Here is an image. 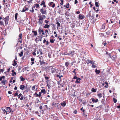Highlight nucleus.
I'll return each mask as SVG.
<instances>
[{"label":"nucleus","instance_id":"nucleus-1","mask_svg":"<svg viewBox=\"0 0 120 120\" xmlns=\"http://www.w3.org/2000/svg\"><path fill=\"white\" fill-rule=\"evenodd\" d=\"M39 21L38 22L39 24L41 25L43 22V20L44 19H45L46 17L45 15H42L39 16Z\"/></svg>","mask_w":120,"mask_h":120},{"label":"nucleus","instance_id":"nucleus-2","mask_svg":"<svg viewBox=\"0 0 120 120\" xmlns=\"http://www.w3.org/2000/svg\"><path fill=\"white\" fill-rule=\"evenodd\" d=\"M40 12L42 14V15H46L47 14V11L46 9L44 8H42L40 10Z\"/></svg>","mask_w":120,"mask_h":120},{"label":"nucleus","instance_id":"nucleus-3","mask_svg":"<svg viewBox=\"0 0 120 120\" xmlns=\"http://www.w3.org/2000/svg\"><path fill=\"white\" fill-rule=\"evenodd\" d=\"M49 71L52 73L55 72L56 70L54 68H53L52 66H50L49 68Z\"/></svg>","mask_w":120,"mask_h":120},{"label":"nucleus","instance_id":"nucleus-4","mask_svg":"<svg viewBox=\"0 0 120 120\" xmlns=\"http://www.w3.org/2000/svg\"><path fill=\"white\" fill-rule=\"evenodd\" d=\"M9 16H8L7 17L3 19V20H4L5 22V25H7L8 24V21L9 20Z\"/></svg>","mask_w":120,"mask_h":120},{"label":"nucleus","instance_id":"nucleus-5","mask_svg":"<svg viewBox=\"0 0 120 120\" xmlns=\"http://www.w3.org/2000/svg\"><path fill=\"white\" fill-rule=\"evenodd\" d=\"M22 34L21 33L19 34V38L18 39V42H20V43L22 42Z\"/></svg>","mask_w":120,"mask_h":120},{"label":"nucleus","instance_id":"nucleus-6","mask_svg":"<svg viewBox=\"0 0 120 120\" xmlns=\"http://www.w3.org/2000/svg\"><path fill=\"white\" fill-rule=\"evenodd\" d=\"M7 110V112L9 114L10 113L12 109H11L9 107H7L6 108Z\"/></svg>","mask_w":120,"mask_h":120},{"label":"nucleus","instance_id":"nucleus-7","mask_svg":"<svg viewBox=\"0 0 120 120\" xmlns=\"http://www.w3.org/2000/svg\"><path fill=\"white\" fill-rule=\"evenodd\" d=\"M91 100L92 101L93 103H96L98 102V100L97 99H96L93 98H91Z\"/></svg>","mask_w":120,"mask_h":120},{"label":"nucleus","instance_id":"nucleus-8","mask_svg":"<svg viewBox=\"0 0 120 120\" xmlns=\"http://www.w3.org/2000/svg\"><path fill=\"white\" fill-rule=\"evenodd\" d=\"M79 19H82L85 18V16L84 15H82L81 14L79 15Z\"/></svg>","mask_w":120,"mask_h":120},{"label":"nucleus","instance_id":"nucleus-9","mask_svg":"<svg viewBox=\"0 0 120 120\" xmlns=\"http://www.w3.org/2000/svg\"><path fill=\"white\" fill-rule=\"evenodd\" d=\"M2 109L4 112V114L6 115L7 114H8V112H7V109H3L2 108Z\"/></svg>","mask_w":120,"mask_h":120},{"label":"nucleus","instance_id":"nucleus-10","mask_svg":"<svg viewBox=\"0 0 120 120\" xmlns=\"http://www.w3.org/2000/svg\"><path fill=\"white\" fill-rule=\"evenodd\" d=\"M76 80L75 81V82L76 83H79L80 82V81L81 80V79L80 78H78L77 79H76Z\"/></svg>","mask_w":120,"mask_h":120},{"label":"nucleus","instance_id":"nucleus-11","mask_svg":"<svg viewBox=\"0 0 120 120\" xmlns=\"http://www.w3.org/2000/svg\"><path fill=\"white\" fill-rule=\"evenodd\" d=\"M43 30L41 29L40 28H39L38 30V33L39 34H41V32H43Z\"/></svg>","mask_w":120,"mask_h":120},{"label":"nucleus","instance_id":"nucleus-12","mask_svg":"<svg viewBox=\"0 0 120 120\" xmlns=\"http://www.w3.org/2000/svg\"><path fill=\"white\" fill-rule=\"evenodd\" d=\"M27 8H26L25 7H24V8H23L22 10L21 11V12H24L27 10Z\"/></svg>","mask_w":120,"mask_h":120},{"label":"nucleus","instance_id":"nucleus-13","mask_svg":"<svg viewBox=\"0 0 120 120\" xmlns=\"http://www.w3.org/2000/svg\"><path fill=\"white\" fill-rule=\"evenodd\" d=\"M66 103L64 101L63 102H62L61 103V105L63 106V107L65 106L66 105Z\"/></svg>","mask_w":120,"mask_h":120},{"label":"nucleus","instance_id":"nucleus-14","mask_svg":"<svg viewBox=\"0 0 120 120\" xmlns=\"http://www.w3.org/2000/svg\"><path fill=\"white\" fill-rule=\"evenodd\" d=\"M25 87V86L24 85H21L20 87V88L21 90H23Z\"/></svg>","mask_w":120,"mask_h":120},{"label":"nucleus","instance_id":"nucleus-15","mask_svg":"<svg viewBox=\"0 0 120 120\" xmlns=\"http://www.w3.org/2000/svg\"><path fill=\"white\" fill-rule=\"evenodd\" d=\"M50 26L47 24H46L45 26H43V27L45 28H49Z\"/></svg>","mask_w":120,"mask_h":120},{"label":"nucleus","instance_id":"nucleus-16","mask_svg":"<svg viewBox=\"0 0 120 120\" xmlns=\"http://www.w3.org/2000/svg\"><path fill=\"white\" fill-rule=\"evenodd\" d=\"M40 64L41 65L44 64L45 63V62H44L43 60H40Z\"/></svg>","mask_w":120,"mask_h":120},{"label":"nucleus","instance_id":"nucleus-17","mask_svg":"<svg viewBox=\"0 0 120 120\" xmlns=\"http://www.w3.org/2000/svg\"><path fill=\"white\" fill-rule=\"evenodd\" d=\"M12 75L13 76H14L15 75H16V73L13 70H12Z\"/></svg>","mask_w":120,"mask_h":120},{"label":"nucleus","instance_id":"nucleus-18","mask_svg":"<svg viewBox=\"0 0 120 120\" xmlns=\"http://www.w3.org/2000/svg\"><path fill=\"white\" fill-rule=\"evenodd\" d=\"M19 96H20V100H23V97L22 94H21V93H20V94H19Z\"/></svg>","mask_w":120,"mask_h":120},{"label":"nucleus","instance_id":"nucleus-19","mask_svg":"<svg viewBox=\"0 0 120 120\" xmlns=\"http://www.w3.org/2000/svg\"><path fill=\"white\" fill-rule=\"evenodd\" d=\"M14 63L12 64V65L14 66H15L17 64V63H16V61H15V60H14L13 61Z\"/></svg>","mask_w":120,"mask_h":120},{"label":"nucleus","instance_id":"nucleus-20","mask_svg":"<svg viewBox=\"0 0 120 120\" xmlns=\"http://www.w3.org/2000/svg\"><path fill=\"white\" fill-rule=\"evenodd\" d=\"M97 95L99 98H100L102 97V94L100 93L98 94Z\"/></svg>","mask_w":120,"mask_h":120},{"label":"nucleus","instance_id":"nucleus-21","mask_svg":"<svg viewBox=\"0 0 120 120\" xmlns=\"http://www.w3.org/2000/svg\"><path fill=\"white\" fill-rule=\"evenodd\" d=\"M20 79L21 81H23L25 80V79L23 78V77L22 76H21L20 77Z\"/></svg>","mask_w":120,"mask_h":120},{"label":"nucleus","instance_id":"nucleus-22","mask_svg":"<svg viewBox=\"0 0 120 120\" xmlns=\"http://www.w3.org/2000/svg\"><path fill=\"white\" fill-rule=\"evenodd\" d=\"M95 72L96 74H99L100 72V70H97V69H96V70H95Z\"/></svg>","mask_w":120,"mask_h":120},{"label":"nucleus","instance_id":"nucleus-23","mask_svg":"<svg viewBox=\"0 0 120 120\" xmlns=\"http://www.w3.org/2000/svg\"><path fill=\"white\" fill-rule=\"evenodd\" d=\"M41 93H43L44 94H45L46 93L45 90V89H42L41 90Z\"/></svg>","mask_w":120,"mask_h":120},{"label":"nucleus","instance_id":"nucleus-24","mask_svg":"<svg viewBox=\"0 0 120 120\" xmlns=\"http://www.w3.org/2000/svg\"><path fill=\"white\" fill-rule=\"evenodd\" d=\"M56 24L57 25V29H58V27H59L60 26V23L58 22H57L56 23Z\"/></svg>","mask_w":120,"mask_h":120},{"label":"nucleus","instance_id":"nucleus-25","mask_svg":"<svg viewBox=\"0 0 120 120\" xmlns=\"http://www.w3.org/2000/svg\"><path fill=\"white\" fill-rule=\"evenodd\" d=\"M32 32L34 33V34L35 36L37 34V32L35 31H32Z\"/></svg>","mask_w":120,"mask_h":120},{"label":"nucleus","instance_id":"nucleus-26","mask_svg":"<svg viewBox=\"0 0 120 120\" xmlns=\"http://www.w3.org/2000/svg\"><path fill=\"white\" fill-rule=\"evenodd\" d=\"M23 51H21L20 53L19 54V55L20 57H21L23 56Z\"/></svg>","mask_w":120,"mask_h":120},{"label":"nucleus","instance_id":"nucleus-27","mask_svg":"<svg viewBox=\"0 0 120 120\" xmlns=\"http://www.w3.org/2000/svg\"><path fill=\"white\" fill-rule=\"evenodd\" d=\"M65 66L67 67L69 64V63L68 62H66L65 63Z\"/></svg>","mask_w":120,"mask_h":120},{"label":"nucleus","instance_id":"nucleus-28","mask_svg":"<svg viewBox=\"0 0 120 120\" xmlns=\"http://www.w3.org/2000/svg\"><path fill=\"white\" fill-rule=\"evenodd\" d=\"M18 15V13H16L15 15V19L16 20L17 19Z\"/></svg>","mask_w":120,"mask_h":120},{"label":"nucleus","instance_id":"nucleus-29","mask_svg":"<svg viewBox=\"0 0 120 120\" xmlns=\"http://www.w3.org/2000/svg\"><path fill=\"white\" fill-rule=\"evenodd\" d=\"M91 90L92 91L94 92H96V90L94 88H92L91 89Z\"/></svg>","mask_w":120,"mask_h":120},{"label":"nucleus","instance_id":"nucleus-30","mask_svg":"<svg viewBox=\"0 0 120 120\" xmlns=\"http://www.w3.org/2000/svg\"><path fill=\"white\" fill-rule=\"evenodd\" d=\"M87 62V64H88L89 63H91V61L90 60H86Z\"/></svg>","mask_w":120,"mask_h":120},{"label":"nucleus","instance_id":"nucleus-31","mask_svg":"<svg viewBox=\"0 0 120 120\" xmlns=\"http://www.w3.org/2000/svg\"><path fill=\"white\" fill-rule=\"evenodd\" d=\"M5 78V77L4 76H1L0 77V80L2 81V79H4Z\"/></svg>","mask_w":120,"mask_h":120},{"label":"nucleus","instance_id":"nucleus-32","mask_svg":"<svg viewBox=\"0 0 120 120\" xmlns=\"http://www.w3.org/2000/svg\"><path fill=\"white\" fill-rule=\"evenodd\" d=\"M113 101L115 103H116L117 101V100L115 98H113Z\"/></svg>","mask_w":120,"mask_h":120},{"label":"nucleus","instance_id":"nucleus-33","mask_svg":"<svg viewBox=\"0 0 120 120\" xmlns=\"http://www.w3.org/2000/svg\"><path fill=\"white\" fill-rule=\"evenodd\" d=\"M95 5L96 7H98L99 6V5H98V2L96 1L95 2Z\"/></svg>","mask_w":120,"mask_h":120},{"label":"nucleus","instance_id":"nucleus-34","mask_svg":"<svg viewBox=\"0 0 120 120\" xmlns=\"http://www.w3.org/2000/svg\"><path fill=\"white\" fill-rule=\"evenodd\" d=\"M6 81V80H3L1 82V83L5 85V83Z\"/></svg>","mask_w":120,"mask_h":120},{"label":"nucleus","instance_id":"nucleus-35","mask_svg":"<svg viewBox=\"0 0 120 120\" xmlns=\"http://www.w3.org/2000/svg\"><path fill=\"white\" fill-rule=\"evenodd\" d=\"M55 41V39H50V42L52 43H53L54 41Z\"/></svg>","mask_w":120,"mask_h":120},{"label":"nucleus","instance_id":"nucleus-36","mask_svg":"<svg viewBox=\"0 0 120 120\" xmlns=\"http://www.w3.org/2000/svg\"><path fill=\"white\" fill-rule=\"evenodd\" d=\"M45 4V2L44 1H42L41 2V4L40 5H42Z\"/></svg>","mask_w":120,"mask_h":120},{"label":"nucleus","instance_id":"nucleus-37","mask_svg":"<svg viewBox=\"0 0 120 120\" xmlns=\"http://www.w3.org/2000/svg\"><path fill=\"white\" fill-rule=\"evenodd\" d=\"M0 25L1 26H4V22H3L0 21Z\"/></svg>","mask_w":120,"mask_h":120},{"label":"nucleus","instance_id":"nucleus-38","mask_svg":"<svg viewBox=\"0 0 120 120\" xmlns=\"http://www.w3.org/2000/svg\"><path fill=\"white\" fill-rule=\"evenodd\" d=\"M102 29H104L105 28V24H103L102 25Z\"/></svg>","mask_w":120,"mask_h":120},{"label":"nucleus","instance_id":"nucleus-39","mask_svg":"<svg viewBox=\"0 0 120 120\" xmlns=\"http://www.w3.org/2000/svg\"><path fill=\"white\" fill-rule=\"evenodd\" d=\"M76 69H74V70L72 71V72L74 73V74H75V75L76 74V72H75V71H76Z\"/></svg>","mask_w":120,"mask_h":120},{"label":"nucleus","instance_id":"nucleus-40","mask_svg":"<svg viewBox=\"0 0 120 120\" xmlns=\"http://www.w3.org/2000/svg\"><path fill=\"white\" fill-rule=\"evenodd\" d=\"M41 93L40 92L39 93V94H37V95L39 97H40L41 96Z\"/></svg>","mask_w":120,"mask_h":120},{"label":"nucleus","instance_id":"nucleus-41","mask_svg":"<svg viewBox=\"0 0 120 120\" xmlns=\"http://www.w3.org/2000/svg\"><path fill=\"white\" fill-rule=\"evenodd\" d=\"M35 6L37 8H38L39 6L38 4H35Z\"/></svg>","mask_w":120,"mask_h":120},{"label":"nucleus","instance_id":"nucleus-42","mask_svg":"<svg viewBox=\"0 0 120 120\" xmlns=\"http://www.w3.org/2000/svg\"><path fill=\"white\" fill-rule=\"evenodd\" d=\"M38 57H39V58L40 59V60H43V57L42 56H38Z\"/></svg>","mask_w":120,"mask_h":120},{"label":"nucleus","instance_id":"nucleus-43","mask_svg":"<svg viewBox=\"0 0 120 120\" xmlns=\"http://www.w3.org/2000/svg\"><path fill=\"white\" fill-rule=\"evenodd\" d=\"M35 89V86H34L32 87V89L33 90H34Z\"/></svg>","mask_w":120,"mask_h":120},{"label":"nucleus","instance_id":"nucleus-44","mask_svg":"<svg viewBox=\"0 0 120 120\" xmlns=\"http://www.w3.org/2000/svg\"><path fill=\"white\" fill-rule=\"evenodd\" d=\"M60 1L61 2L60 3V4L61 5H62L63 4V2H64V1L63 0H61Z\"/></svg>","mask_w":120,"mask_h":120},{"label":"nucleus","instance_id":"nucleus-45","mask_svg":"<svg viewBox=\"0 0 120 120\" xmlns=\"http://www.w3.org/2000/svg\"><path fill=\"white\" fill-rule=\"evenodd\" d=\"M91 67L92 68H95L96 67V66H95V65H94V64H93V65H92V66H91Z\"/></svg>","mask_w":120,"mask_h":120},{"label":"nucleus","instance_id":"nucleus-46","mask_svg":"<svg viewBox=\"0 0 120 120\" xmlns=\"http://www.w3.org/2000/svg\"><path fill=\"white\" fill-rule=\"evenodd\" d=\"M80 110H81L83 112H84L85 111V110L83 109V107H82L81 109Z\"/></svg>","mask_w":120,"mask_h":120},{"label":"nucleus","instance_id":"nucleus-47","mask_svg":"<svg viewBox=\"0 0 120 120\" xmlns=\"http://www.w3.org/2000/svg\"><path fill=\"white\" fill-rule=\"evenodd\" d=\"M69 4L68 3L66 5V8H69Z\"/></svg>","mask_w":120,"mask_h":120},{"label":"nucleus","instance_id":"nucleus-48","mask_svg":"<svg viewBox=\"0 0 120 120\" xmlns=\"http://www.w3.org/2000/svg\"><path fill=\"white\" fill-rule=\"evenodd\" d=\"M18 95V93L17 92H16L15 93L14 96H17Z\"/></svg>","mask_w":120,"mask_h":120},{"label":"nucleus","instance_id":"nucleus-49","mask_svg":"<svg viewBox=\"0 0 120 120\" xmlns=\"http://www.w3.org/2000/svg\"><path fill=\"white\" fill-rule=\"evenodd\" d=\"M78 77H77V76L75 75V76L74 77H73V79H77L78 78Z\"/></svg>","mask_w":120,"mask_h":120},{"label":"nucleus","instance_id":"nucleus-50","mask_svg":"<svg viewBox=\"0 0 120 120\" xmlns=\"http://www.w3.org/2000/svg\"><path fill=\"white\" fill-rule=\"evenodd\" d=\"M53 4V2H51L49 4V6H51V5Z\"/></svg>","mask_w":120,"mask_h":120},{"label":"nucleus","instance_id":"nucleus-51","mask_svg":"<svg viewBox=\"0 0 120 120\" xmlns=\"http://www.w3.org/2000/svg\"><path fill=\"white\" fill-rule=\"evenodd\" d=\"M39 52L40 53V54L42 55V52L41 51V50L40 49H39Z\"/></svg>","mask_w":120,"mask_h":120},{"label":"nucleus","instance_id":"nucleus-52","mask_svg":"<svg viewBox=\"0 0 120 120\" xmlns=\"http://www.w3.org/2000/svg\"><path fill=\"white\" fill-rule=\"evenodd\" d=\"M31 61H34V58L32 57L31 59Z\"/></svg>","mask_w":120,"mask_h":120},{"label":"nucleus","instance_id":"nucleus-53","mask_svg":"<svg viewBox=\"0 0 120 120\" xmlns=\"http://www.w3.org/2000/svg\"><path fill=\"white\" fill-rule=\"evenodd\" d=\"M47 86H48V88H50V87L51 86H50V84H49V83H48L47 85Z\"/></svg>","mask_w":120,"mask_h":120},{"label":"nucleus","instance_id":"nucleus-54","mask_svg":"<svg viewBox=\"0 0 120 120\" xmlns=\"http://www.w3.org/2000/svg\"><path fill=\"white\" fill-rule=\"evenodd\" d=\"M78 2V1L77 0H75L74 2V4H77Z\"/></svg>","mask_w":120,"mask_h":120},{"label":"nucleus","instance_id":"nucleus-55","mask_svg":"<svg viewBox=\"0 0 120 120\" xmlns=\"http://www.w3.org/2000/svg\"><path fill=\"white\" fill-rule=\"evenodd\" d=\"M45 22L46 23V24H47L49 22V21L46 20H45Z\"/></svg>","mask_w":120,"mask_h":120},{"label":"nucleus","instance_id":"nucleus-56","mask_svg":"<svg viewBox=\"0 0 120 120\" xmlns=\"http://www.w3.org/2000/svg\"><path fill=\"white\" fill-rule=\"evenodd\" d=\"M52 4V7L53 8H54L55 6V4L54 3H53Z\"/></svg>","mask_w":120,"mask_h":120},{"label":"nucleus","instance_id":"nucleus-57","mask_svg":"<svg viewBox=\"0 0 120 120\" xmlns=\"http://www.w3.org/2000/svg\"><path fill=\"white\" fill-rule=\"evenodd\" d=\"M36 101H37V103H38L39 102H40V101H39L38 99H36Z\"/></svg>","mask_w":120,"mask_h":120},{"label":"nucleus","instance_id":"nucleus-58","mask_svg":"<svg viewBox=\"0 0 120 120\" xmlns=\"http://www.w3.org/2000/svg\"><path fill=\"white\" fill-rule=\"evenodd\" d=\"M32 54L34 56H35L36 55V54L35 52H33L32 53Z\"/></svg>","mask_w":120,"mask_h":120},{"label":"nucleus","instance_id":"nucleus-59","mask_svg":"<svg viewBox=\"0 0 120 120\" xmlns=\"http://www.w3.org/2000/svg\"><path fill=\"white\" fill-rule=\"evenodd\" d=\"M0 72H3L4 71V70L3 69H0Z\"/></svg>","mask_w":120,"mask_h":120},{"label":"nucleus","instance_id":"nucleus-60","mask_svg":"<svg viewBox=\"0 0 120 120\" xmlns=\"http://www.w3.org/2000/svg\"><path fill=\"white\" fill-rule=\"evenodd\" d=\"M91 63V64H92V65H93H93H94V64L95 63L94 62H93V61H91V63Z\"/></svg>","mask_w":120,"mask_h":120},{"label":"nucleus","instance_id":"nucleus-61","mask_svg":"<svg viewBox=\"0 0 120 120\" xmlns=\"http://www.w3.org/2000/svg\"><path fill=\"white\" fill-rule=\"evenodd\" d=\"M73 113L75 114H76L77 113V111L76 110H75L73 112Z\"/></svg>","mask_w":120,"mask_h":120},{"label":"nucleus","instance_id":"nucleus-62","mask_svg":"<svg viewBox=\"0 0 120 120\" xmlns=\"http://www.w3.org/2000/svg\"><path fill=\"white\" fill-rule=\"evenodd\" d=\"M45 79L46 80L48 79H49L48 77H47V76L45 77Z\"/></svg>","mask_w":120,"mask_h":120},{"label":"nucleus","instance_id":"nucleus-63","mask_svg":"<svg viewBox=\"0 0 120 120\" xmlns=\"http://www.w3.org/2000/svg\"><path fill=\"white\" fill-rule=\"evenodd\" d=\"M30 11L32 12H33L34 11V10L33 9V8H32V10H30Z\"/></svg>","mask_w":120,"mask_h":120},{"label":"nucleus","instance_id":"nucleus-64","mask_svg":"<svg viewBox=\"0 0 120 120\" xmlns=\"http://www.w3.org/2000/svg\"><path fill=\"white\" fill-rule=\"evenodd\" d=\"M108 55H109V56L110 57V58H112V56H111V53H110L108 54Z\"/></svg>","mask_w":120,"mask_h":120}]
</instances>
